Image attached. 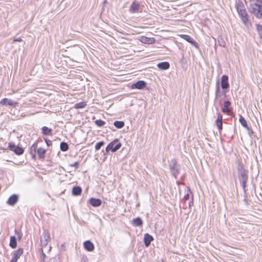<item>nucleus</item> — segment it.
<instances>
[{
	"label": "nucleus",
	"instance_id": "obj_1",
	"mask_svg": "<svg viewBox=\"0 0 262 262\" xmlns=\"http://www.w3.org/2000/svg\"><path fill=\"white\" fill-rule=\"evenodd\" d=\"M37 143H34L30 148V154L33 159H35L36 153L37 152L38 158L41 160H43L45 158L46 154V149L43 148L39 147L37 149Z\"/></svg>",
	"mask_w": 262,
	"mask_h": 262
},
{
	"label": "nucleus",
	"instance_id": "obj_2",
	"mask_svg": "<svg viewBox=\"0 0 262 262\" xmlns=\"http://www.w3.org/2000/svg\"><path fill=\"white\" fill-rule=\"evenodd\" d=\"M252 12L257 18L262 16V0H257L256 3L252 5Z\"/></svg>",
	"mask_w": 262,
	"mask_h": 262
},
{
	"label": "nucleus",
	"instance_id": "obj_3",
	"mask_svg": "<svg viewBox=\"0 0 262 262\" xmlns=\"http://www.w3.org/2000/svg\"><path fill=\"white\" fill-rule=\"evenodd\" d=\"M237 11L243 23L246 25L248 23V15L246 9L243 6H238Z\"/></svg>",
	"mask_w": 262,
	"mask_h": 262
},
{
	"label": "nucleus",
	"instance_id": "obj_4",
	"mask_svg": "<svg viewBox=\"0 0 262 262\" xmlns=\"http://www.w3.org/2000/svg\"><path fill=\"white\" fill-rule=\"evenodd\" d=\"M121 146V143L118 139H115L111 142L106 147V151L111 150L112 152H115L118 150Z\"/></svg>",
	"mask_w": 262,
	"mask_h": 262
},
{
	"label": "nucleus",
	"instance_id": "obj_5",
	"mask_svg": "<svg viewBox=\"0 0 262 262\" xmlns=\"http://www.w3.org/2000/svg\"><path fill=\"white\" fill-rule=\"evenodd\" d=\"M0 104L2 105H8L13 107L18 105V103L8 99V98H4L0 101Z\"/></svg>",
	"mask_w": 262,
	"mask_h": 262
},
{
	"label": "nucleus",
	"instance_id": "obj_6",
	"mask_svg": "<svg viewBox=\"0 0 262 262\" xmlns=\"http://www.w3.org/2000/svg\"><path fill=\"white\" fill-rule=\"evenodd\" d=\"M221 86L223 89H227L229 88L228 77L227 75L222 76L221 78Z\"/></svg>",
	"mask_w": 262,
	"mask_h": 262
},
{
	"label": "nucleus",
	"instance_id": "obj_7",
	"mask_svg": "<svg viewBox=\"0 0 262 262\" xmlns=\"http://www.w3.org/2000/svg\"><path fill=\"white\" fill-rule=\"evenodd\" d=\"M139 40L144 43L152 44L155 42V39L154 37H147L146 36H142L140 37Z\"/></svg>",
	"mask_w": 262,
	"mask_h": 262
},
{
	"label": "nucleus",
	"instance_id": "obj_8",
	"mask_svg": "<svg viewBox=\"0 0 262 262\" xmlns=\"http://www.w3.org/2000/svg\"><path fill=\"white\" fill-rule=\"evenodd\" d=\"M145 85H146V83L145 81H144L143 80H140V81H138L136 83H134L133 84H132V88L133 89H139V90H142L145 88Z\"/></svg>",
	"mask_w": 262,
	"mask_h": 262
},
{
	"label": "nucleus",
	"instance_id": "obj_9",
	"mask_svg": "<svg viewBox=\"0 0 262 262\" xmlns=\"http://www.w3.org/2000/svg\"><path fill=\"white\" fill-rule=\"evenodd\" d=\"M179 36L181 37L182 38L185 39L188 42L190 43L191 44L196 46L197 43L194 41V40L189 35H186V34H180Z\"/></svg>",
	"mask_w": 262,
	"mask_h": 262
},
{
	"label": "nucleus",
	"instance_id": "obj_10",
	"mask_svg": "<svg viewBox=\"0 0 262 262\" xmlns=\"http://www.w3.org/2000/svg\"><path fill=\"white\" fill-rule=\"evenodd\" d=\"M230 105L231 102L230 101H225L224 104V107L222 109V112L228 114L231 111Z\"/></svg>",
	"mask_w": 262,
	"mask_h": 262
},
{
	"label": "nucleus",
	"instance_id": "obj_11",
	"mask_svg": "<svg viewBox=\"0 0 262 262\" xmlns=\"http://www.w3.org/2000/svg\"><path fill=\"white\" fill-rule=\"evenodd\" d=\"M154 240L153 237L149 234L148 233H146L144 236V242L145 245L146 247H148L150 244V243Z\"/></svg>",
	"mask_w": 262,
	"mask_h": 262
},
{
	"label": "nucleus",
	"instance_id": "obj_12",
	"mask_svg": "<svg viewBox=\"0 0 262 262\" xmlns=\"http://www.w3.org/2000/svg\"><path fill=\"white\" fill-rule=\"evenodd\" d=\"M84 249L88 251H92L94 249L93 244L90 241H86L83 243Z\"/></svg>",
	"mask_w": 262,
	"mask_h": 262
},
{
	"label": "nucleus",
	"instance_id": "obj_13",
	"mask_svg": "<svg viewBox=\"0 0 262 262\" xmlns=\"http://www.w3.org/2000/svg\"><path fill=\"white\" fill-rule=\"evenodd\" d=\"M18 197L16 194H13L8 199L7 204L9 205L13 206L18 201Z\"/></svg>",
	"mask_w": 262,
	"mask_h": 262
},
{
	"label": "nucleus",
	"instance_id": "obj_14",
	"mask_svg": "<svg viewBox=\"0 0 262 262\" xmlns=\"http://www.w3.org/2000/svg\"><path fill=\"white\" fill-rule=\"evenodd\" d=\"M223 117L220 113H217V117L216 120V124L219 130L222 129V122Z\"/></svg>",
	"mask_w": 262,
	"mask_h": 262
},
{
	"label": "nucleus",
	"instance_id": "obj_15",
	"mask_svg": "<svg viewBox=\"0 0 262 262\" xmlns=\"http://www.w3.org/2000/svg\"><path fill=\"white\" fill-rule=\"evenodd\" d=\"M90 204L94 207H98L101 204V201L99 199L91 198L89 200Z\"/></svg>",
	"mask_w": 262,
	"mask_h": 262
},
{
	"label": "nucleus",
	"instance_id": "obj_16",
	"mask_svg": "<svg viewBox=\"0 0 262 262\" xmlns=\"http://www.w3.org/2000/svg\"><path fill=\"white\" fill-rule=\"evenodd\" d=\"M139 8H140L139 4L134 2L131 5L130 8H129V11L133 13L137 12L139 11Z\"/></svg>",
	"mask_w": 262,
	"mask_h": 262
},
{
	"label": "nucleus",
	"instance_id": "obj_17",
	"mask_svg": "<svg viewBox=\"0 0 262 262\" xmlns=\"http://www.w3.org/2000/svg\"><path fill=\"white\" fill-rule=\"evenodd\" d=\"M23 252L24 249L23 248H18L16 251L14 252L12 258L18 260V259L23 254Z\"/></svg>",
	"mask_w": 262,
	"mask_h": 262
},
{
	"label": "nucleus",
	"instance_id": "obj_18",
	"mask_svg": "<svg viewBox=\"0 0 262 262\" xmlns=\"http://www.w3.org/2000/svg\"><path fill=\"white\" fill-rule=\"evenodd\" d=\"M169 63L168 62H162L157 64V67L160 70H165L169 68Z\"/></svg>",
	"mask_w": 262,
	"mask_h": 262
},
{
	"label": "nucleus",
	"instance_id": "obj_19",
	"mask_svg": "<svg viewBox=\"0 0 262 262\" xmlns=\"http://www.w3.org/2000/svg\"><path fill=\"white\" fill-rule=\"evenodd\" d=\"M82 192L81 188L79 186L74 187L72 189V194L74 195H79Z\"/></svg>",
	"mask_w": 262,
	"mask_h": 262
},
{
	"label": "nucleus",
	"instance_id": "obj_20",
	"mask_svg": "<svg viewBox=\"0 0 262 262\" xmlns=\"http://www.w3.org/2000/svg\"><path fill=\"white\" fill-rule=\"evenodd\" d=\"M9 245L13 249H14L17 247V242L16 237L14 236L10 237Z\"/></svg>",
	"mask_w": 262,
	"mask_h": 262
},
{
	"label": "nucleus",
	"instance_id": "obj_21",
	"mask_svg": "<svg viewBox=\"0 0 262 262\" xmlns=\"http://www.w3.org/2000/svg\"><path fill=\"white\" fill-rule=\"evenodd\" d=\"M86 106V103L84 101L76 103L74 107L76 109L83 108Z\"/></svg>",
	"mask_w": 262,
	"mask_h": 262
},
{
	"label": "nucleus",
	"instance_id": "obj_22",
	"mask_svg": "<svg viewBox=\"0 0 262 262\" xmlns=\"http://www.w3.org/2000/svg\"><path fill=\"white\" fill-rule=\"evenodd\" d=\"M133 224L136 226H142L143 225V222H142V220L139 217L134 219L133 220Z\"/></svg>",
	"mask_w": 262,
	"mask_h": 262
},
{
	"label": "nucleus",
	"instance_id": "obj_23",
	"mask_svg": "<svg viewBox=\"0 0 262 262\" xmlns=\"http://www.w3.org/2000/svg\"><path fill=\"white\" fill-rule=\"evenodd\" d=\"M42 133L44 135H51L52 132V129L51 128H49L47 126H43L41 128Z\"/></svg>",
	"mask_w": 262,
	"mask_h": 262
},
{
	"label": "nucleus",
	"instance_id": "obj_24",
	"mask_svg": "<svg viewBox=\"0 0 262 262\" xmlns=\"http://www.w3.org/2000/svg\"><path fill=\"white\" fill-rule=\"evenodd\" d=\"M239 121L241 124L243 125V126H244V127H245L246 128H248L247 121L242 115H240V116H239Z\"/></svg>",
	"mask_w": 262,
	"mask_h": 262
},
{
	"label": "nucleus",
	"instance_id": "obj_25",
	"mask_svg": "<svg viewBox=\"0 0 262 262\" xmlns=\"http://www.w3.org/2000/svg\"><path fill=\"white\" fill-rule=\"evenodd\" d=\"M114 125L117 128H121L124 126V123L122 121H116L114 122Z\"/></svg>",
	"mask_w": 262,
	"mask_h": 262
},
{
	"label": "nucleus",
	"instance_id": "obj_26",
	"mask_svg": "<svg viewBox=\"0 0 262 262\" xmlns=\"http://www.w3.org/2000/svg\"><path fill=\"white\" fill-rule=\"evenodd\" d=\"M24 152V149L20 147L17 146L16 148H15L14 152L17 155H22Z\"/></svg>",
	"mask_w": 262,
	"mask_h": 262
},
{
	"label": "nucleus",
	"instance_id": "obj_27",
	"mask_svg": "<svg viewBox=\"0 0 262 262\" xmlns=\"http://www.w3.org/2000/svg\"><path fill=\"white\" fill-rule=\"evenodd\" d=\"M60 148L62 151H66L69 149V145L67 143L62 142L60 143Z\"/></svg>",
	"mask_w": 262,
	"mask_h": 262
},
{
	"label": "nucleus",
	"instance_id": "obj_28",
	"mask_svg": "<svg viewBox=\"0 0 262 262\" xmlns=\"http://www.w3.org/2000/svg\"><path fill=\"white\" fill-rule=\"evenodd\" d=\"M95 123L96 124V125H97L99 127H101V126H103V125H105V121L102 120H100V119H99V120H97L95 121Z\"/></svg>",
	"mask_w": 262,
	"mask_h": 262
},
{
	"label": "nucleus",
	"instance_id": "obj_29",
	"mask_svg": "<svg viewBox=\"0 0 262 262\" xmlns=\"http://www.w3.org/2000/svg\"><path fill=\"white\" fill-rule=\"evenodd\" d=\"M17 146H16L15 143L13 142H9L8 144V149L11 151H14V149L17 147Z\"/></svg>",
	"mask_w": 262,
	"mask_h": 262
},
{
	"label": "nucleus",
	"instance_id": "obj_30",
	"mask_svg": "<svg viewBox=\"0 0 262 262\" xmlns=\"http://www.w3.org/2000/svg\"><path fill=\"white\" fill-rule=\"evenodd\" d=\"M256 29L259 33L260 38H262V26L260 25H256Z\"/></svg>",
	"mask_w": 262,
	"mask_h": 262
},
{
	"label": "nucleus",
	"instance_id": "obj_31",
	"mask_svg": "<svg viewBox=\"0 0 262 262\" xmlns=\"http://www.w3.org/2000/svg\"><path fill=\"white\" fill-rule=\"evenodd\" d=\"M104 142L101 141L96 143L95 148L96 150H99L104 145Z\"/></svg>",
	"mask_w": 262,
	"mask_h": 262
},
{
	"label": "nucleus",
	"instance_id": "obj_32",
	"mask_svg": "<svg viewBox=\"0 0 262 262\" xmlns=\"http://www.w3.org/2000/svg\"><path fill=\"white\" fill-rule=\"evenodd\" d=\"M71 166L74 167L76 168H77L79 167V162H75L74 163H73V164L71 165Z\"/></svg>",
	"mask_w": 262,
	"mask_h": 262
},
{
	"label": "nucleus",
	"instance_id": "obj_33",
	"mask_svg": "<svg viewBox=\"0 0 262 262\" xmlns=\"http://www.w3.org/2000/svg\"><path fill=\"white\" fill-rule=\"evenodd\" d=\"M45 237L46 238V240L48 241V239H50V234L48 233L45 234Z\"/></svg>",
	"mask_w": 262,
	"mask_h": 262
},
{
	"label": "nucleus",
	"instance_id": "obj_34",
	"mask_svg": "<svg viewBox=\"0 0 262 262\" xmlns=\"http://www.w3.org/2000/svg\"><path fill=\"white\" fill-rule=\"evenodd\" d=\"M45 141L48 146H50L52 144V142L50 140L48 141L46 139Z\"/></svg>",
	"mask_w": 262,
	"mask_h": 262
},
{
	"label": "nucleus",
	"instance_id": "obj_35",
	"mask_svg": "<svg viewBox=\"0 0 262 262\" xmlns=\"http://www.w3.org/2000/svg\"><path fill=\"white\" fill-rule=\"evenodd\" d=\"M21 41V38L20 37H18L17 38H14V41L20 42Z\"/></svg>",
	"mask_w": 262,
	"mask_h": 262
},
{
	"label": "nucleus",
	"instance_id": "obj_36",
	"mask_svg": "<svg viewBox=\"0 0 262 262\" xmlns=\"http://www.w3.org/2000/svg\"><path fill=\"white\" fill-rule=\"evenodd\" d=\"M189 194H187L186 195H185L184 196V199L185 200H188V199H189Z\"/></svg>",
	"mask_w": 262,
	"mask_h": 262
},
{
	"label": "nucleus",
	"instance_id": "obj_37",
	"mask_svg": "<svg viewBox=\"0 0 262 262\" xmlns=\"http://www.w3.org/2000/svg\"><path fill=\"white\" fill-rule=\"evenodd\" d=\"M17 237H18V239H20L21 238V234L19 233H17Z\"/></svg>",
	"mask_w": 262,
	"mask_h": 262
},
{
	"label": "nucleus",
	"instance_id": "obj_38",
	"mask_svg": "<svg viewBox=\"0 0 262 262\" xmlns=\"http://www.w3.org/2000/svg\"><path fill=\"white\" fill-rule=\"evenodd\" d=\"M17 260H16V259H14V258H13L12 257V259L11 260V262H17Z\"/></svg>",
	"mask_w": 262,
	"mask_h": 262
}]
</instances>
